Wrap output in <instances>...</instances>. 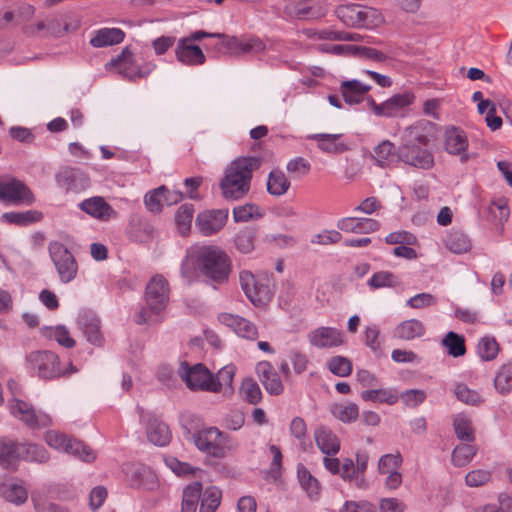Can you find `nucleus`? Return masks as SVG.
<instances>
[{"label": "nucleus", "instance_id": "f257e3e1", "mask_svg": "<svg viewBox=\"0 0 512 512\" xmlns=\"http://www.w3.org/2000/svg\"><path fill=\"white\" fill-rule=\"evenodd\" d=\"M261 166L258 157H240L225 169L220 181L222 196L227 200H239L250 191L253 172Z\"/></svg>", "mask_w": 512, "mask_h": 512}, {"label": "nucleus", "instance_id": "f03ea898", "mask_svg": "<svg viewBox=\"0 0 512 512\" xmlns=\"http://www.w3.org/2000/svg\"><path fill=\"white\" fill-rule=\"evenodd\" d=\"M429 139L421 124H414L404 129L401 145L397 150L399 160L407 165L428 170L434 165V157L426 148Z\"/></svg>", "mask_w": 512, "mask_h": 512}, {"label": "nucleus", "instance_id": "7ed1b4c3", "mask_svg": "<svg viewBox=\"0 0 512 512\" xmlns=\"http://www.w3.org/2000/svg\"><path fill=\"white\" fill-rule=\"evenodd\" d=\"M170 288L167 280L162 275L153 276L145 290L147 307H143L135 317L138 325L152 322V315H156L165 309L169 301Z\"/></svg>", "mask_w": 512, "mask_h": 512}, {"label": "nucleus", "instance_id": "20e7f679", "mask_svg": "<svg viewBox=\"0 0 512 512\" xmlns=\"http://www.w3.org/2000/svg\"><path fill=\"white\" fill-rule=\"evenodd\" d=\"M201 272L211 280L222 283L228 280L231 260L222 249L216 246L202 247L197 256Z\"/></svg>", "mask_w": 512, "mask_h": 512}, {"label": "nucleus", "instance_id": "39448f33", "mask_svg": "<svg viewBox=\"0 0 512 512\" xmlns=\"http://www.w3.org/2000/svg\"><path fill=\"white\" fill-rule=\"evenodd\" d=\"M43 438L45 443L56 451L67 453L88 463L96 459V453L90 447L59 430H48Z\"/></svg>", "mask_w": 512, "mask_h": 512}, {"label": "nucleus", "instance_id": "423d86ee", "mask_svg": "<svg viewBox=\"0 0 512 512\" xmlns=\"http://www.w3.org/2000/svg\"><path fill=\"white\" fill-rule=\"evenodd\" d=\"M178 374L190 390L208 392H220L221 384L215 381V377L203 364L189 365L182 362Z\"/></svg>", "mask_w": 512, "mask_h": 512}, {"label": "nucleus", "instance_id": "0eeeda50", "mask_svg": "<svg viewBox=\"0 0 512 512\" xmlns=\"http://www.w3.org/2000/svg\"><path fill=\"white\" fill-rule=\"evenodd\" d=\"M193 441L200 451L215 458H223L231 447L228 437L216 427L197 431L193 435Z\"/></svg>", "mask_w": 512, "mask_h": 512}, {"label": "nucleus", "instance_id": "6e6552de", "mask_svg": "<svg viewBox=\"0 0 512 512\" xmlns=\"http://www.w3.org/2000/svg\"><path fill=\"white\" fill-rule=\"evenodd\" d=\"M10 409L16 418L31 429H41L52 425V419L47 413L37 412L28 402L13 399Z\"/></svg>", "mask_w": 512, "mask_h": 512}, {"label": "nucleus", "instance_id": "1a4fd4ad", "mask_svg": "<svg viewBox=\"0 0 512 512\" xmlns=\"http://www.w3.org/2000/svg\"><path fill=\"white\" fill-rule=\"evenodd\" d=\"M26 360L43 379H52L62 375L58 356L53 352L34 351L27 355Z\"/></svg>", "mask_w": 512, "mask_h": 512}, {"label": "nucleus", "instance_id": "9d476101", "mask_svg": "<svg viewBox=\"0 0 512 512\" xmlns=\"http://www.w3.org/2000/svg\"><path fill=\"white\" fill-rule=\"evenodd\" d=\"M241 287L248 299L256 306L266 304L271 298V291L266 281L256 279L249 271L240 273Z\"/></svg>", "mask_w": 512, "mask_h": 512}, {"label": "nucleus", "instance_id": "9b49d317", "mask_svg": "<svg viewBox=\"0 0 512 512\" xmlns=\"http://www.w3.org/2000/svg\"><path fill=\"white\" fill-rule=\"evenodd\" d=\"M50 254L62 282L73 280L77 273V264L73 255L62 244L55 243L50 246Z\"/></svg>", "mask_w": 512, "mask_h": 512}, {"label": "nucleus", "instance_id": "f8f14e48", "mask_svg": "<svg viewBox=\"0 0 512 512\" xmlns=\"http://www.w3.org/2000/svg\"><path fill=\"white\" fill-rule=\"evenodd\" d=\"M0 199L14 204H31L33 202V194L29 188L19 180H0Z\"/></svg>", "mask_w": 512, "mask_h": 512}, {"label": "nucleus", "instance_id": "ddd939ff", "mask_svg": "<svg viewBox=\"0 0 512 512\" xmlns=\"http://www.w3.org/2000/svg\"><path fill=\"white\" fill-rule=\"evenodd\" d=\"M227 217V210H207L198 214L195 225L202 235L210 236L224 227Z\"/></svg>", "mask_w": 512, "mask_h": 512}, {"label": "nucleus", "instance_id": "4468645a", "mask_svg": "<svg viewBox=\"0 0 512 512\" xmlns=\"http://www.w3.org/2000/svg\"><path fill=\"white\" fill-rule=\"evenodd\" d=\"M311 345L317 348L338 347L344 343L343 333L332 327H320L308 334Z\"/></svg>", "mask_w": 512, "mask_h": 512}, {"label": "nucleus", "instance_id": "2eb2a0df", "mask_svg": "<svg viewBox=\"0 0 512 512\" xmlns=\"http://www.w3.org/2000/svg\"><path fill=\"white\" fill-rule=\"evenodd\" d=\"M257 376L265 390L271 395H280L284 386L280 376L268 361H261L256 365Z\"/></svg>", "mask_w": 512, "mask_h": 512}, {"label": "nucleus", "instance_id": "dca6fc26", "mask_svg": "<svg viewBox=\"0 0 512 512\" xmlns=\"http://www.w3.org/2000/svg\"><path fill=\"white\" fill-rule=\"evenodd\" d=\"M445 150L452 155H459L462 162L467 161L465 153L468 147V140L465 132L458 127L446 129L444 134Z\"/></svg>", "mask_w": 512, "mask_h": 512}, {"label": "nucleus", "instance_id": "f3484780", "mask_svg": "<svg viewBox=\"0 0 512 512\" xmlns=\"http://www.w3.org/2000/svg\"><path fill=\"white\" fill-rule=\"evenodd\" d=\"M323 464L328 471L332 474H339L345 481H352L355 479L359 487H361L364 482L363 477L357 476L355 464L350 458H345L340 462L338 458L327 456L324 457Z\"/></svg>", "mask_w": 512, "mask_h": 512}, {"label": "nucleus", "instance_id": "a211bd4d", "mask_svg": "<svg viewBox=\"0 0 512 512\" xmlns=\"http://www.w3.org/2000/svg\"><path fill=\"white\" fill-rule=\"evenodd\" d=\"M175 56L179 62L188 66L202 65L206 61V57L198 45L182 38L177 42Z\"/></svg>", "mask_w": 512, "mask_h": 512}, {"label": "nucleus", "instance_id": "6ab92c4d", "mask_svg": "<svg viewBox=\"0 0 512 512\" xmlns=\"http://www.w3.org/2000/svg\"><path fill=\"white\" fill-rule=\"evenodd\" d=\"M413 101L414 95L412 93L396 94L382 104H379V106H374V113L377 116L393 117L403 108L411 105Z\"/></svg>", "mask_w": 512, "mask_h": 512}, {"label": "nucleus", "instance_id": "aec40b11", "mask_svg": "<svg viewBox=\"0 0 512 512\" xmlns=\"http://www.w3.org/2000/svg\"><path fill=\"white\" fill-rule=\"evenodd\" d=\"M218 319L223 325L231 328L243 338L253 340L257 337L255 325L245 318L230 313H222L218 316Z\"/></svg>", "mask_w": 512, "mask_h": 512}, {"label": "nucleus", "instance_id": "412c9836", "mask_svg": "<svg viewBox=\"0 0 512 512\" xmlns=\"http://www.w3.org/2000/svg\"><path fill=\"white\" fill-rule=\"evenodd\" d=\"M425 333V325L422 321L415 318L404 320L393 329V337L403 341H412L421 338Z\"/></svg>", "mask_w": 512, "mask_h": 512}, {"label": "nucleus", "instance_id": "4be33fe9", "mask_svg": "<svg viewBox=\"0 0 512 512\" xmlns=\"http://www.w3.org/2000/svg\"><path fill=\"white\" fill-rule=\"evenodd\" d=\"M80 208L90 216L107 221L116 215L114 209L100 196L91 197L80 204Z\"/></svg>", "mask_w": 512, "mask_h": 512}, {"label": "nucleus", "instance_id": "5701e85b", "mask_svg": "<svg viewBox=\"0 0 512 512\" xmlns=\"http://www.w3.org/2000/svg\"><path fill=\"white\" fill-rule=\"evenodd\" d=\"M380 227L378 221L371 218L361 217H347L343 218L338 223V228L345 232L350 233H370L377 231Z\"/></svg>", "mask_w": 512, "mask_h": 512}, {"label": "nucleus", "instance_id": "b1692460", "mask_svg": "<svg viewBox=\"0 0 512 512\" xmlns=\"http://www.w3.org/2000/svg\"><path fill=\"white\" fill-rule=\"evenodd\" d=\"M21 459L20 444L14 441L1 438L0 439V466L5 469L15 470Z\"/></svg>", "mask_w": 512, "mask_h": 512}, {"label": "nucleus", "instance_id": "393cba45", "mask_svg": "<svg viewBox=\"0 0 512 512\" xmlns=\"http://www.w3.org/2000/svg\"><path fill=\"white\" fill-rule=\"evenodd\" d=\"M341 136V133H317L310 135L309 138L317 142V147L321 151L337 155L345 152L348 149L345 143L339 141Z\"/></svg>", "mask_w": 512, "mask_h": 512}, {"label": "nucleus", "instance_id": "a878e982", "mask_svg": "<svg viewBox=\"0 0 512 512\" xmlns=\"http://www.w3.org/2000/svg\"><path fill=\"white\" fill-rule=\"evenodd\" d=\"M318 448L326 455L336 454L340 450L338 437L327 427L321 426L314 432Z\"/></svg>", "mask_w": 512, "mask_h": 512}, {"label": "nucleus", "instance_id": "bb28decb", "mask_svg": "<svg viewBox=\"0 0 512 512\" xmlns=\"http://www.w3.org/2000/svg\"><path fill=\"white\" fill-rule=\"evenodd\" d=\"M0 495L8 502L21 505L28 498L27 489L21 482L6 480L0 484Z\"/></svg>", "mask_w": 512, "mask_h": 512}, {"label": "nucleus", "instance_id": "cd10ccee", "mask_svg": "<svg viewBox=\"0 0 512 512\" xmlns=\"http://www.w3.org/2000/svg\"><path fill=\"white\" fill-rule=\"evenodd\" d=\"M336 17L346 26L359 28L363 26L361 22L362 6L358 4H342L335 9Z\"/></svg>", "mask_w": 512, "mask_h": 512}, {"label": "nucleus", "instance_id": "c85d7f7f", "mask_svg": "<svg viewBox=\"0 0 512 512\" xmlns=\"http://www.w3.org/2000/svg\"><path fill=\"white\" fill-rule=\"evenodd\" d=\"M371 89L358 80H349L341 83V93L347 104H358L364 99V95Z\"/></svg>", "mask_w": 512, "mask_h": 512}, {"label": "nucleus", "instance_id": "c756f323", "mask_svg": "<svg viewBox=\"0 0 512 512\" xmlns=\"http://www.w3.org/2000/svg\"><path fill=\"white\" fill-rule=\"evenodd\" d=\"M124 32L119 28H102L95 32L90 44L95 48L119 44L124 39Z\"/></svg>", "mask_w": 512, "mask_h": 512}, {"label": "nucleus", "instance_id": "7c9ffc66", "mask_svg": "<svg viewBox=\"0 0 512 512\" xmlns=\"http://www.w3.org/2000/svg\"><path fill=\"white\" fill-rule=\"evenodd\" d=\"M147 438L154 445L165 446L171 438L170 430L164 422L151 419L147 427Z\"/></svg>", "mask_w": 512, "mask_h": 512}, {"label": "nucleus", "instance_id": "2f4dec72", "mask_svg": "<svg viewBox=\"0 0 512 512\" xmlns=\"http://www.w3.org/2000/svg\"><path fill=\"white\" fill-rule=\"evenodd\" d=\"M21 459L37 464H45L50 460V453L47 449L37 443L20 444Z\"/></svg>", "mask_w": 512, "mask_h": 512}, {"label": "nucleus", "instance_id": "473e14b6", "mask_svg": "<svg viewBox=\"0 0 512 512\" xmlns=\"http://www.w3.org/2000/svg\"><path fill=\"white\" fill-rule=\"evenodd\" d=\"M202 491V484L194 481L187 485L182 494L181 512H196Z\"/></svg>", "mask_w": 512, "mask_h": 512}, {"label": "nucleus", "instance_id": "72a5a7b5", "mask_svg": "<svg viewBox=\"0 0 512 512\" xmlns=\"http://www.w3.org/2000/svg\"><path fill=\"white\" fill-rule=\"evenodd\" d=\"M477 451V447L472 443L458 444L452 451L451 462L455 467H465L473 460Z\"/></svg>", "mask_w": 512, "mask_h": 512}, {"label": "nucleus", "instance_id": "f704fd0d", "mask_svg": "<svg viewBox=\"0 0 512 512\" xmlns=\"http://www.w3.org/2000/svg\"><path fill=\"white\" fill-rule=\"evenodd\" d=\"M453 429L456 437L462 442L473 443L475 440L474 428L470 417L459 414L453 420Z\"/></svg>", "mask_w": 512, "mask_h": 512}, {"label": "nucleus", "instance_id": "c9c22d12", "mask_svg": "<svg viewBox=\"0 0 512 512\" xmlns=\"http://www.w3.org/2000/svg\"><path fill=\"white\" fill-rule=\"evenodd\" d=\"M290 181L285 174L276 169L270 172L267 180V191L273 196H282L290 188Z\"/></svg>", "mask_w": 512, "mask_h": 512}, {"label": "nucleus", "instance_id": "e433bc0d", "mask_svg": "<svg viewBox=\"0 0 512 512\" xmlns=\"http://www.w3.org/2000/svg\"><path fill=\"white\" fill-rule=\"evenodd\" d=\"M446 247L453 253H466L471 249V241L461 231H451L445 240Z\"/></svg>", "mask_w": 512, "mask_h": 512}, {"label": "nucleus", "instance_id": "4c0bfd02", "mask_svg": "<svg viewBox=\"0 0 512 512\" xmlns=\"http://www.w3.org/2000/svg\"><path fill=\"white\" fill-rule=\"evenodd\" d=\"M80 27V21L76 20L74 24L64 21L62 17L47 18V34L55 37L63 36L65 33L76 31Z\"/></svg>", "mask_w": 512, "mask_h": 512}, {"label": "nucleus", "instance_id": "58836bf2", "mask_svg": "<svg viewBox=\"0 0 512 512\" xmlns=\"http://www.w3.org/2000/svg\"><path fill=\"white\" fill-rule=\"evenodd\" d=\"M331 413L338 420L350 423L358 418L359 409L355 403H338L331 407Z\"/></svg>", "mask_w": 512, "mask_h": 512}, {"label": "nucleus", "instance_id": "ea45409f", "mask_svg": "<svg viewBox=\"0 0 512 512\" xmlns=\"http://www.w3.org/2000/svg\"><path fill=\"white\" fill-rule=\"evenodd\" d=\"M494 386L503 395L512 390V363L500 367L494 378Z\"/></svg>", "mask_w": 512, "mask_h": 512}, {"label": "nucleus", "instance_id": "a19ab883", "mask_svg": "<svg viewBox=\"0 0 512 512\" xmlns=\"http://www.w3.org/2000/svg\"><path fill=\"white\" fill-rule=\"evenodd\" d=\"M194 208L192 204L181 205L175 215V222L179 232L186 236L190 229L193 219Z\"/></svg>", "mask_w": 512, "mask_h": 512}, {"label": "nucleus", "instance_id": "79ce46f5", "mask_svg": "<svg viewBox=\"0 0 512 512\" xmlns=\"http://www.w3.org/2000/svg\"><path fill=\"white\" fill-rule=\"evenodd\" d=\"M442 344L447 348L449 355L453 357L463 356L466 352L464 338L455 332H448L443 338Z\"/></svg>", "mask_w": 512, "mask_h": 512}, {"label": "nucleus", "instance_id": "37998d69", "mask_svg": "<svg viewBox=\"0 0 512 512\" xmlns=\"http://www.w3.org/2000/svg\"><path fill=\"white\" fill-rule=\"evenodd\" d=\"M361 398L365 401L387 403L389 405L395 404L399 399L396 394L385 389L365 390L361 393Z\"/></svg>", "mask_w": 512, "mask_h": 512}, {"label": "nucleus", "instance_id": "c03bdc74", "mask_svg": "<svg viewBox=\"0 0 512 512\" xmlns=\"http://www.w3.org/2000/svg\"><path fill=\"white\" fill-rule=\"evenodd\" d=\"M298 478L303 489L307 492L309 497H314L319 494L320 484L316 478L302 465L297 470Z\"/></svg>", "mask_w": 512, "mask_h": 512}, {"label": "nucleus", "instance_id": "a18cd8bd", "mask_svg": "<svg viewBox=\"0 0 512 512\" xmlns=\"http://www.w3.org/2000/svg\"><path fill=\"white\" fill-rule=\"evenodd\" d=\"M41 213L38 211L30 210L25 212H9L3 214V219L9 223L17 225H27L37 222L41 219Z\"/></svg>", "mask_w": 512, "mask_h": 512}, {"label": "nucleus", "instance_id": "49530a36", "mask_svg": "<svg viewBox=\"0 0 512 512\" xmlns=\"http://www.w3.org/2000/svg\"><path fill=\"white\" fill-rule=\"evenodd\" d=\"M240 394L243 399L251 404H257L262 398L260 387L252 378H246L242 381Z\"/></svg>", "mask_w": 512, "mask_h": 512}, {"label": "nucleus", "instance_id": "de8ad7c7", "mask_svg": "<svg viewBox=\"0 0 512 512\" xmlns=\"http://www.w3.org/2000/svg\"><path fill=\"white\" fill-rule=\"evenodd\" d=\"M220 502L221 491L217 487H209L203 494L200 512H215Z\"/></svg>", "mask_w": 512, "mask_h": 512}, {"label": "nucleus", "instance_id": "09e8293b", "mask_svg": "<svg viewBox=\"0 0 512 512\" xmlns=\"http://www.w3.org/2000/svg\"><path fill=\"white\" fill-rule=\"evenodd\" d=\"M492 480V471L489 469H474L465 475L467 486L477 488L488 484Z\"/></svg>", "mask_w": 512, "mask_h": 512}, {"label": "nucleus", "instance_id": "8fccbe9b", "mask_svg": "<svg viewBox=\"0 0 512 512\" xmlns=\"http://www.w3.org/2000/svg\"><path fill=\"white\" fill-rule=\"evenodd\" d=\"M79 324L83 329L87 340L92 344H99L101 341V334L99 330V322L96 319H89L86 316H82L79 319Z\"/></svg>", "mask_w": 512, "mask_h": 512}, {"label": "nucleus", "instance_id": "3c124183", "mask_svg": "<svg viewBox=\"0 0 512 512\" xmlns=\"http://www.w3.org/2000/svg\"><path fill=\"white\" fill-rule=\"evenodd\" d=\"M394 144L388 140L381 142L374 148L372 155L375 164L379 167H386L388 164L389 157L393 154Z\"/></svg>", "mask_w": 512, "mask_h": 512}, {"label": "nucleus", "instance_id": "603ef678", "mask_svg": "<svg viewBox=\"0 0 512 512\" xmlns=\"http://www.w3.org/2000/svg\"><path fill=\"white\" fill-rule=\"evenodd\" d=\"M477 351L479 356L483 360H492L494 359L499 351L498 343L494 338L490 337H484L482 338L478 345H477Z\"/></svg>", "mask_w": 512, "mask_h": 512}, {"label": "nucleus", "instance_id": "864d4df0", "mask_svg": "<svg viewBox=\"0 0 512 512\" xmlns=\"http://www.w3.org/2000/svg\"><path fill=\"white\" fill-rule=\"evenodd\" d=\"M166 192V186H160L145 195V205L149 211L157 213L163 207V194Z\"/></svg>", "mask_w": 512, "mask_h": 512}, {"label": "nucleus", "instance_id": "5fc2aeb1", "mask_svg": "<svg viewBox=\"0 0 512 512\" xmlns=\"http://www.w3.org/2000/svg\"><path fill=\"white\" fill-rule=\"evenodd\" d=\"M329 370L340 377H345L350 375L352 371L351 361L343 356H335L330 359L328 362Z\"/></svg>", "mask_w": 512, "mask_h": 512}, {"label": "nucleus", "instance_id": "6e6d98bb", "mask_svg": "<svg viewBox=\"0 0 512 512\" xmlns=\"http://www.w3.org/2000/svg\"><path fill=\"white\" fill-rule=\"evenodd\" d=\"M402 463L403 458L399 452L382 455L378 461V472H391L393 469H400Z\"/></svg>", "mask_w": 512, "mask_h": 512}, {"label": "nucleus", "instance_id": "4d7b16f0", "mask_svg": "<svg viewBox=\"0 0 512 512\" xmlns=\"http://www.w3.org/2000/svg\"><path fill=\"white\" fill-rule=\"evenodd\" d=\"M255 233L252 229H244L235 237L236 248L242 253H250L254 249Z\"/></svg>", "mask_w": 512, "mask_h": 512}, {"label": "nucleus", "instance_id": "13d9d810", "mask_svg": "<svg viewBox=\"0 0 512 512\" xmlns=\"http://www.w3.org/2000/svg\"><path fill=\"white\" fill-rule=\"evenodd\" d=\"M221 39L220 42H218L215 45V49L219 52L225 53V54H233V55H239L240 54V40L235 36H226L225 34H222V37H218Z\"/></svg>", "mask_w": 512, "mask_h": 512}, {"label": "nucleus", "instance_id": "bf43d9fd", "mask_svg": "<svg viewBox=\"0 0 512 512\" xmlns=\"http://www.w3.org/2000/svg\"><path fill=\"white\" fill-rule=\"evenodd\" d=\"M455 395L458 400L465 404L477 405L482 402V398L479 393L475 390L469 389L464 384H458L455 387Z\"/></svg>", "mask_w": 512, "mask_h": 512}, {"label": "nucleus", "instance_id": "052dcab7", "mask_svg": "<svg viewBox=\"0 0 512 512\" xmlns=\"http://www.w3.org/2000/svg\"><path fill=\"white\" fill-rule=\"evenodd\" d=\"M362 27L373 28L381 25L384 22L382 13L375 8L362 6Z\"/></svg>", "mask_w": 512, "mask_h": 512}, {"label": "nucleus", "instance_id": "680f3d73", "mask_svg": "<svg viewBox=\"0 0 512 512\" xmlns=\"http://www.w3.org/2000/svg\"><path fill=\"white\" fill-rule=\"evenodd\" d=\"M396 284V277L394 276V274L388 271H381L375 273L369 280V285L374 289L383 287H394L396 286Z\"/></svg>", "mask_w": 512, "mask_h": 512}, {"label": "nucleus", "instance_id": "e2e57ef3", "mask_svg": "<svg viewBox=\"0 0 512 512\" xmlns=\"http://www.w3.org/2000/svg\"><path fill=\"white\" fill-rule=\"evenodd\" d=\"M126 473H130L131 478L133 480H138L139 484H143L144 479L152 482L155 479V475L150 471V469L140 464L127 465Z\"/></svg>", "mask_w": 512, "mask_h": 512}, {"label": "nucleus", "instance_id": "0e129e2a", "mask_svg": "<svg viewBox=\"0 0 512 512\" xmlns=\"http://www.w3.org/2000/svg\"><path fill=\"white\" fill-rule=\"evenodd\" d=\"M489 211L500 223L507 221L510 215L507 199L500 198L493 201Z\"/></svg>", "mask_w": 512, "mask_h": 512}, {"label": "nucleus", "instance_id": "69168bd1", "mask_svg": "<svg viewBox=\"0 0 512 512\" xmlns=\"http://www.w3.org/2000/svg\"><path fill=\"white\" fill-rule=\"evenodd\" d=\"M400 399L408 407L415 408L424 402L426 393L423 390L411 389L401 393Z\"/></svg>", "mask_w": 512, "mask_h": 512}, {"label": "nucleus", "instance_id": "338daca9", "mask_svg": "<svg viewBox=\"0 0 512 512\" xmlns=\"http://www.w3.org/2000/svg\"><path fill=\"white\" fill-rule=\"evenodd\" d=\"M32 501L36 512H68L65 508L49 502L41 495H33Z\"/></svg>", "mask_w": 512, "mask_h": 512}, {"label": "nucleus", "instance_id": "774afa93", "mask_svg": "<svg viewBox=\"0 0 512 512\" xmlns=\"http://www.w3.org/2000/svg\"><path fill=\"white\" fill-rule=\"evenodd\" d=\"M436 298L430 293H420L407 300V305L413 309H422L433 306Z\"/></svg>", "mask_w": 512, "mask_h": 512}]
</instances>
